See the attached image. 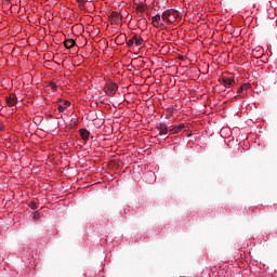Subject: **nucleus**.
<instances>
[{
  "instance_id": "f257e3e1",
  "label": "nucleus",
  "mask_w": 277,
  "mask_h": 277,
  "mask_svg": "<svg viewBox=\"0 0 277 277\" xmlns=\"http://www.w3.org/2000/svg\"><path fill=\"white\" fill-rule=\"evenodd\" d=\"M179 11L168 9L162 13L161 18L164 21V23H176V21H179Z\"/></svg>"
},
{
  "instance_id": "f03ea898",
  "label": "nucleus",
  "mask_w": 277,
  "mask_h": 277,
  "mask_svg": "<svg viewBox=\"0 0 277 277\" xmlns=\"http://www.w3.org/2000/svg\"><path fill=\"white\" fill-rule=\"evenodd\" d=\"M180 131H189V126L185 123L173 126L172 128H169V135H174L180 133Z\"/></svg>"
},
{
  "instance_id": "7ed1b4c3",
  "label": "nucleus",
  "mask_w": 277,
  "mask_h": 277,
  "mask_svg": "<svg viewBox=\"0 0 277 277\" xmlns=\"http://www.w3.org/2000/svg\"><path fill=\"white\" fill-rule=\"evenodd\" d=\"M110 25H120L122 23V15L120 13L113 11L108 16Z\"/></svg>"
},
{
  "instance_id": "20e7f679",
  "label": "nucleus",
  "mask_w": 277,
  "mask_h": 277,
  "mask_svg": "<svg viewBox=\"0 0 277 277\" xmlns=\"http://www.w3.org/2000/svg\"><path fill=\"white\" fill-rule=\"evenodd\" d=\"M116 92H118V84H116V82H110L106 84L105 93L107 94V96H114Z\"/></svg>"
},
{
  "instance_id": "39448f33",
  "label": "nucleus",
  "mask_w": 277,
  "mask_h": 277,
  "mask_svg": "<svg viewBox=\"0 0 277 277\" xmlns=\"http://www.w3.org/2000/svg\"><path fill=\"white\" fill-rule=\"evenodd\" d=\"M156 129L159 131V135H168L170 128H168V124L161 122L157 124Z\"/></svg>"
},
{
  "instance_id": "423d86ee",
  "label": "nucleus",
  "mask_w": 277,
  "mask_h": 277,
  "mask_svg": "<svg viewBox=\"0 0 277 277\" xmlns=\"http://www.w3.org/2000/svg\"><path fill=\"white\" fill-rule=\"evenodd\" d=\"M67 107H70V102L69 101H61L57 106V111H60V114H64V111H66Z\"/></svg>"
},
{
  "instance_id": "0eeeda50",
  "label": "nucleus",
  "mask_w": 277,
  "mask_h": 277,
  "mask_svg": "<svg viewBox=\"0 0 277 277\" xmlns=\"http://www.w3.org/2000/svg\"><path fill=\"white\" fill-rule=\"evenodd\" d=\"M222 85H224V88H233V85H235V79L232 78H226L223 77L221 79Z\"/></svg>"
},
{
  "instance_id": "6e6552de",
  "label": "nucleus",
  "mask_w": 277,
  "mask_h": 277,
  "mask_svg": "<svg viewBox=\"0 0 277 277\" xmlns=\"http://www.w3.org/2000/svg\"><path fill=\"white\" fill-rule=\"evenodd\" d=\"M5 101H6V105H9V107H14L16 104V94H9L8 96H5Z\"/></svg>"
},
{
  "instance_id": "1a4fd4ad",
  "label": "nucleus",
  "mask_w": 277,
  "mask_h": 277,
  "mask_svg": "<svg viewBox=\"0 0 277 277\" xmlns=\"http://www.w3.org/2000/svg\"><path fill=\"white\" fill-rule=\"evenodd\" d=\"M161 19L163 21V18H162L161 15H159V14L153 16V17H151V21H153L154 27H159V25H162V26H163V23H161Z\"/></svg>"
},
{
  "instance_id": "9d476101",
  "label": "nucleus",
  "mask_w": 277,
  "mask_h": 277,
  "mask_svg": "<svg viewBox=\"0 0 277 277\" xmlns=\"http://www.w3.org/2000/svg\"><path fill=\"white\" fill-rule=\"evenodd\" d=\"M79 133H80V137H82L84 142H88V140H90V131L85 129H80Z\"/></svg>"
},
{
  "instance_id": "9b49d317",
  "label": "nucleus",
  "mask_w": 277,
  "mask_h": 277,
  "mask_svg": "<svg viewBox=\"0 0 277 277\" xmlns=\"http://www.w3.org/2000/svg\"><path fill=\"white\" fill-rule=\"evenodd\" d=\"M133 40L136 47H142V44H144V39L142 37H137L136 35H134Z\"/></svg>"
},
{
  "instance_id": "f8f14e48",
  "label": "nucleus",
  "mask_w": 277,
  "mask_h": 277,
  "mask_svg": "<svg viewBox=\"0 0 277 277\" xmlns=\"http://www.w3.org/2000/svg\"><path fill=\"white\" fill-rule=\"evenodd\" d=\"M64 45L66 49H72L75 47V41L74 39H66L64 42Z\"/></svg>"
},
{
  "instance_id": "ddd939ff",
  "label": "nucleus",
  "mask_w": 277,
  "mask_h": 277,
  "mask_svg": "<svg viewBox=\"0 0 277 277\" xmlns=\"http://www.w3.org/2000/svg\"><path fill=\"white\" fill-rule=\"evenodd\" d=\"M248 88H250L249 84H242V85L238 89V94H241V92H243V90H248Z\"/></svg>"
},
{
  "instance_id": "4468645a",
  "label": "nucleus",
  "mask_w": 277,
  "mask_h": 277,
  "mask_svg": "<svg viewBox=\"0 0 277 277\" xmlns=\"http://www.w3.org/2000/svg\"><path fill=\"white\" fill-rule=\"evenodd\" d=\"M146 10V6L140 4V5H136V12H144Z\"/></svg>"
},
{
  "instance_id": "2eb2a0df",
  "label": "nucleus",
  "mask_w": 277,
  "mask_h": 277,
  "mask_svg": "<svg viewBox=\"0 0 277 277\" xmlns=\"http://www.w3.org/2000/svg\"><path fill=\"white\" fill-rule=\"evenodd\" d=\"M49 85L53 90V92L57 90V84H55V82H50Z\"/></svg>"
},
{
  "instance_id": "dca6fc26",
  "label": "nucleus",
  "mask_w": 277,
  "mask_h": 277,
  "mask_svg": "<svg viewBox=\"0 0 277 277\" xmlns=\"http://www.w3.org/2000/svg\"><path fill=\"white\" fill-rule=\"evenodd\" d=\"M127 44L128 47H133V44H135V40L133 39V37L128 40Z\"/></svg>"
},
{
  "instance_id": "f3484780",
  "label": "nucleus",
  "mask_w": 277,
  "mask_h": 277,
  "mask_svg": "<svg viewBox=\"0 0 277 277\" xmlns=\"http://www.w3.org/2000/svg\"><path fill=\"white\" fill-rule=\"evenodd\" d=\"M77 2L79 3V5L83 6V5H85V3L88 1L87 0H77Z\"/></svg>"
},
{
  "instance_id": "a211bd4d",
  "label": "nucleus",
  "mask_w": 277,
  "mask_h": 277,
  "mask_svg": "<svg viewBox=\"0 0 277 277\" xmlns=\"http://www.w3.org/2000/svg\"><path fill=\"white\" fill-rule=\"evenodd\" d=\"M167 111L169 116H172L174 114V108H168Z\"/></svg>"
},
{
  "instance_id": "6ab92c4d",
  "label": "nucleus",
  "mask_w": 277,
  "mask_h": 277,
  "mask_svg": "<svg viewBox=\"0 0 277 277\" xmlns=\"http://www.w3.org/2000/svg\"><path fill=\"white\" fill-rule=\"evenodd\" d=\"M30 209H32V210H36V209H37L36 202H31V203H30Z\"/></svg>"
},
{
  "instance_id": "aec40b11",
  "label": "nucleus",
  "mask_w": 277,
  "mask_h": 277,
  "mask_svg": "<svg viewBox=\"0 0 277 277\" xmlns=\"http://www.w3.org/2000/svg\"><path fill=\"white\" fill-rule=\"evenodd\" d=\"M1 131H5V127L0 123V132H1Z\"/></svg>"
},
{
  "instance_id": "412c9836",
  "label": "nucleus",
  "mask_w": 277,
  "mask_h": 277,
  "mask_svg": "<svg viewBox=\"0 0 277 277\" xmlns=\"http://www.w3.org/2000/svg\"><path fill=\"white\" fill-rule=\"evenodd\" d=\"M34 217H38V216H36V214H35Z\"/></svg>"
},
{
  "instance_id": "4be33fe9",
  "label": "nucleus",
  "mask_w": 277,
  "mask_h": 277,
  "mask_svg": "<svg viewBox=\"0 0 277 277\" xmlns=\"http://www.w3.org/2000/svg\"><path fill=\"white\" fill-rule=\"evenodd\" d=\"M34 217H38V216H36V214H35Z\"/></svg>"
},
{
  "instance_id": "5701e85b",
  "label": "nucleus",
  "mask_w": 277,
  "mask_h": 277,
  "mask_svg": "<svg viewBox=\"0 0 277 277\" xmlns=\"http://www.w3.org/2000/svg\"><path fill=\"white\" fill-rule=\"evenodd\" d=\"M6 1H10V0H6Z\"/></svg>"
}]
</instances>
